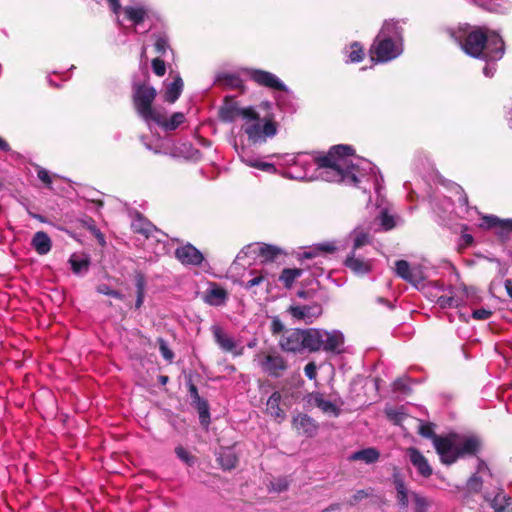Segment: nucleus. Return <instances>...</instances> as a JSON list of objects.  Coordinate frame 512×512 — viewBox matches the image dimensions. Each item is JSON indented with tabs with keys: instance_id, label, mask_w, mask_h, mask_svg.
I'll use <instances>...</instances> for the list:
<instances>
[{
	"instance_id": "obj_1",
	"label": "nucleus",
	"mask_w": 512,
	"mask_h": 512,
	"mask_svg": "<svg viewBox=\"0 0 512 512\" xmlns=\"http://www.w3.org/2000/svg\"><path fill=\"white\" fill-rule=\"evenodd\" d=\"M352 148L347 145L332 147L328 154L315 159L317 165L316 178L327 182H343L347 185L358 186L363 182L364 175L360 168L362 163L370 168V163L352 155Z\"/></svg>"
},
{
	"instance_id": "obj_2",
	"label": "nucleus",
	"mask_w": 512,
	"mask_h": 512,
	"mask_svg": "<svg viewBox=\"0 0 512 512\" xmlns=\"http://www.w3.org/2000/svg\"><path fill=\"white\" fill-rule=\"evenodd\" d=\"M448 32L471 57L497 61L504 55V41L494 31L463 24L457 28H450Z\"/></svg>"
},
{
	"instance_id": "obj_3",
	"label": "nucleus",
	"mask_w": 512,
	"mask_h": 512,
	"mask_svg": "<svg viewBox=\"0 0 512 512\" xmlns=\"http://www.w3.org/2000/svg\"><path fill=\"white\" fill-rule=\"evenodd\" d=\"M403 52V30L395 21H386L370 49L371 59L389 62Z\"/></svg>"
},
{
	"instance_id": "obj_4",
	"label": "nucleus",
	"mask_w": 512,
	"mask_h": 512,
	"mask_svg": "<svg viewBox=\"0 0 512 512\" xmlns=\"http://www.w3.org/2000/svg\"><path fill=\"white\" fill-rule=\"evenodd\" d=\"M434 448L443 464L451 465L459 458L475 455L480 448V441L474 436L449 434L435 437Z\"/></svg>"
},
{
	"instance_id": "obj_5",
	"label": "nucleus",
	"mask_w": 512,
	"mask_h": 512,
	"mask_svg": "<svg viewBox=\"0 0 512 512\" xmlns=\"http://www.w3.org/2000/svg\"><path fill=\"white\" fill-rule=\"evenodd\" d=\"M243 121L241 129L252 143H264L267 138H271L277 133L273 118L270 116L260 118L254 108L250 110Z\"/></svg>"
},
{
	"instance_id": "obj_6",
	"label": "nucleus",
	"mask_w": 512,
	"mask_h": 512,
	"mask_svg": "<svg viewBox=\"0 0 512 512\" xmlns=\"http://www.w3.org/2000/svg\"><path fill=\"white\" fill-rule=\"evenodd\" d=\"M156 97V90L148 85H139L133 94V104L138 116L151 127L152 121L161 111L152 104Z\"/></svg>"
},
{
	"instance_id": "obj_7",
	"label": "nucleus",
	"mask_w": 512,
	"mask_h": 512,
	"mask_svg": "<svg viewBox=\"0 0 512 512\" xmlns=\"http://www.w3.org/2000/svg\"><path fill=\"white\" fill-rule=\"evenodd\" d=\"M311 351L323 349L327 352L340 353L344 344V336L338 330L309 329Z\"/></svg>"
},
{
	"instance_id": "obj_8",
	"label": "nucleus",
	"mask_w": 512,
	"mask_h": 512,
	"mask_svg": "<svg viewBox=\"0 0 512 512\" xmlns=\"http://www.w3.org/2000/svg\"><path fill=\"white\" fill-rule=\"evenodd\" d=\"M110 9L117 16L120 22V14H124V19L131 22L135 27L150 19L151 10L144 5H128L121 7L119 0H107Z\"/></svg>"
},
{
	"instance_id": "obj_9",
	"label": "nucleus",
	"mask_w": 512,
	"mask_h": 512,
	"mask_svg": "<svg viewBox=\"0 0 512 512\" xmlns=\"http://www.w3.org/2000/svg\"><path fill=\"white\" fill-rule=\"evenodd\" d=\"M254 362L263 372L273 377H279L287 368L285 359L277 352H258L254 356Z\"/></svg>"
},
{
	"instance_id": "obj_10",
	"label": "nucleus",
	"mask_w": 512,
	"mask_h": 512,
	"mask_svg": "<svg viewBox=\"0 0 512 512\" xmlns=\"http://www.w3.org/2000/svg\"><path fill=\"white\" fill-rule=\"evenodd\" d=\"M309 330L290 329L284 332L279 340L280 347L287 352H299L303 349L311 351Z\"/></svg>"
},
{
	"instance_id": "obj_11",
	"label": "nucleus",
	"mask_w": 512,
	"mask_h": 512,
	"mask_svg": "<svg viewBox=\"0 0 512 512\" xmlns=\"http://www.w3.org/2000/svg\"><path fill=\"white\" fill-rule=\"evenodd\" d=\"M307 403L310 406L319 408L324 414L337 417L340 415L343 401L336 395L329 398L321 392H312L307 395Z\"/></svg>"
},
{
	"instance_id": "obj_12",
	"label": "nucleus",
	"mask_w": 512,
	"mask_h": 512,
	"mask_svg": "<svg viewBox=\"0 0 512 512\" xmlns=\"http://www.w3.org/2000/svg\"><path fill=\"white\" fill-rule=\"evenodd\" d=\"M241 254L245 256L259 257L262 263L272 262L283 254L282 250L276 246L264 244V243H253L246 246L238 255L241 258Z\"/></svg>"
},
{
	"instance_id": "obj_13",
	"label": "nucleus",
	"mask_w": 512,
	"mask_h": 512,
	"mask_svg": "<svg viewBox=\"0 0 512 512\" xmlns=\"http://www.w3.org/2000/svg\"><path fill=\"white\" fill-rule=\"evenodd\" d=\"M234 149L240 160L245 165L261 170L266 173L274 174L277 169L272 163L263 161L260 157L253 155L244 145L234 144Z\"/></svg>"
},
{
	"instance_id": "obj_14",
	"label": "nucleus",
	"mask_w": 512,
	"mask_h": 512,
	"mask_svg": "<svg viewBox=\"0 0 512 512\" xmlns=\"http://www.w3.org/2000/svg\"><path fill=\"white\" fill-rule=\"evenodd\" d=\"M249 77L261 86H265L274 90L287 91L285 84L274 74L259 70L249 69L247 70Z\"/></svg>"
},
{
	"instance_id": "obj_15",
	"label": "nucleus",
	"mask_w": 512,
	"mask_h": 512,
	"mask_svg": "<svg viewBox=\"0 0 512 512\" xmlns=\"http://www.w3.org/2000/svg\"><path fill=\"white\" fill-rule=\"evenodd\" d=\"M287 311L297 320H302L305 323H312L322 314V306L319 303H312L310 305H291Z\"/></svg>"
},
{
	"instance_id": "obj_16",
	"label": "nucleus",
	"mask_w": 512,
	"mask_h": 512,
	"mask_svg": "<svg viewBox=\"0 0 512 512\" xmlns=\"http://www.w3.org/2000/svg\"><path fill=\"white\" fill-rule=\"evenodd\" d=\"M395 273L402 279L407 282H410L413 285L420 284L424 275L422 270L419 267H411L409 263L405 260H398L395 263Z\"/></svg>"
},
{
	"instance_id": "obj_17",
	"label": "nucleus",
	"mask_w": 512,
	"mask_h": 512,
	"mask_svg": "<svg viewBox=\"0 0 512 512\" xmlns=\"http://www.w3.org/2000/svg\"><path fill=\"white\" fill-rule=\"evenodd\" d=\"M185 121V115L182 112H175L170 117H167L166 112L161 109L157 114L152 124H155L165 131H173L177 129Z\"/></svg>"
},
{
	"instance_id": "obj_18",
	"label": "nucleus",
	"mask_w": 512,
	"mask_h": 512,
	"mask_svg": "<svg viewBox=\"0 0 512 512\" xmlns=\"http://www.w3.org/2000/svg\"><path fill=\"white\" fill-rule=\"evenodd\" d=\"M175 256L182 264L186 265H200L203 261L202 253L191 244L177 248Z\"/></svg>"
},
{
	"instance_id": "obj_19",
	"label": "nucleus",
	"mask_w": 512,
	"mask_h": 512,
	"mask_svg": "<svg viewBox=\"0 0 512 512\" xmlns=\"http://www.w3.org/2000/svg\"><path fill=\"white\" fill-rule=\"evenodd\" d=\"M213 335L217 344L222 350L231 352L236 356L242 355L243 347H238L236 342L223 332L219 326L212 327Z\"/></svg>"
},
{
	"instance_id": "obj_20",
	"label": "nucleus",
	"mask_w": 512,
	"mask_h": 512,
	"mask_svg": "<svg viewBox=\"0 0 512 512\" xmlns=\"http://www.w3.org/2000/svg\"><path fill=\"white\" fill-rule=\"evenodd\" d=\"M252 107H240L235 102L227 101L220 109V118L225 122H233L238 117H241L243 120L250 112Z\"/></svg>"
},
{
	"instance_id": "obj_21",
	"label": "nucleus",
	"mask_w": 512,
	"mask_h": 512,
	"mask_svg": "<svg viewBox=\"0 0 512 512\" xmlns=\"http://www.w3.org/2000/svg\"><path fill=\"white\" fill-rule=\"evenodd\" d=\"M345 265L355 274L364 275L371 271L372 261L358 255L356 252H351L345 260Z\"/></svg>"
},
{
	"instance_id": "obj_22",
	"label": "nucleus",
	"mask_w": 512,
	"mask_h": 512,
	"mask_svg": "<svg viewBox=\"0 0 512 512\" xmlns=\"http://www.w3.org/2000/svg\"><path fill=\"white\" fill-rule=\"evenodd\" d=\"M407 455L410 459V462L417 469L420 475L427 478L432 474L431 466L419 450L416 448H409L407 450Z\"/></svg>"
},
{
	"instance_id": "obj_23",
	"label": "nucleus",
	"mask_w": 512,
	"mask_h": 512,
	"mask_svg": "<svg viewBox=\"0 0 512 512\" xmlns=\"http://www.w3.org/2000/svg\"><path fill=\"white\" fill-rule=\"evenodd\" d=\"M293 425L295 429L308 436H312L317 431V424L315 421L306 414H298L293 418Z\"/></svg>"
},
{
	"instance_id": "obj_24",
	"label": "nucleus",
	"mask_w": 512,
	"mask_h": 512,
	"mask_svg": "<svg viewBox=\"0 0 512 512\" xmlns=\"http://www.w3.org/2000/svg\"><path fill=\"white\" fill-rule=\"evenodd\" d=\"M352 241V251L357 252L358 249L370 243V233L368 229L358 226L349 235Z\"/></svg>"
},
{
	"instance_id": "obj_25",
	"label": "nucleus",
	"mask_w": 512,
	"mask_h": 512,
	"mask_svg": "<svg viewBox=\"0 0 512 512\" xmlns=\"http://www.w3.org/2000/svg\"><path fill=\"white\" fill-rule=\"evenodd\" d=\"M226 299L227 292L218 286H212L203 296L204 302L211 306H221L225 303Z\"/></svg>"
},
{
	"instance_id": "obj_26",
	"label": "nucleus",
	"mask_w": 512,
	"mask_h": 512,
	"mask_svg": "<svg viewBox=\"0 0 512 512\" xmlns=\"http://www.w3.org/2000/svg\"><path fill=\"white\" fill-rule=\"evenodd\" d=\"M481 226L485 228H499L500 233L504 234L512 231V219L502 220L493 215L484 216Z\"/></svg>"
},
{
	"instance_id": "obj_27",
	"label": "nucleus",
	"mask_w": 512,
	"mask_h": 512,
	"mask_svg": "<svg viewBox=\"0 0 512 512\" xmlns=\"http://www.w3.org/2000/svg\"><path fill=\"white\" fill-rule=\"evenodd\" d=\"M281 394L279 392H274L267 400L266 410L267 413L272 416L278 422H281L285 418L284 411L280 408Z\"/></svg>"
},
{
	"instance_id": "obj_28",
	"label": "nucleus",
	"mask_w": 512,
	"mask_h": 512,
	"mask_svg": "<svg viewBox=\"0 0 512 512\" xmlns=\"http://www.w3.org/2000/svg\"><path fill=\"white\" fill-rule=\"evenodd\" d=\"M32 246L40 255H45L51 250V239L43 231L36 232L32 238Z\"/></svg>"
},
{
	"instance_id": "obj_29",
	"label": "nucleus",
	"mask_w": 512,
	"mask_h": 512,
	"mask_svg": "<svg viewBox=\"0 0 512 512\" xmlns=\"http://www.w3.org/2000/svg\"><path fill=\"white\" fill-rule=\"evenodd\" d=\"M472 2L489 11L504 13L508 10L512 0H472Z\"/></svg>"
},
{
	"instance_id": "obj_30",
	"label": "nucleus",
	"mask_w": 512,
	"mask_h": 512,
	"mask_svg": "<svg viewBox=\"0 0 512 512\" xmlns=\"http://www.w3.org/2000/svg\"><path fill=\"white\" fill-rule=\"evenodd\" d=\"M183 80L182 78L178 75L173 82H171L170 84H168L166 86V89H165V93H164V99L166 102L168 103H174L178 98L179 96L181 95L182 93V90H183Z\"/></svg>"
},
{
	"instance_id": "obj_31",
	"label": "nucleus",
	"mask_w": 512,
	"mask_h": 512,
	"mask_svg": "<svg viewBox=\"0 0 512 512\" xmlns=\"http://www.w3.org/2000/svg\"><path fill=\"white\" fill-rule=\"evenodd\" d=\"M69 263L75 274L82 275L88 271L90 259L86 255L72 254Z\"/></svg>"
},
{
	"instance_id": "obj_32",
	"label": "nucleus",
	"mask_w": 512,
	"mask_h": 512,
	"mask_svg": "<svg viewBox=\"0 0 512 512\" xmlns=\"http://www.w3.org/2000/svg\"><path fill=\"white\" fill-rule=\"evenodd\" d=\"M217 459L222 468L228 470L234 468L237 463V456L231 448H222Z\"/></svg>"
},
{
	"instance_id": "obj_33",
	"label": "nucleus",
	"mask_w": 512,
	"mask_h": 512,
	"mask_svg": "<svg viewBox=\"0 0 512 512\" xmlns=\"http://www.w3.org/2000/svg\"><path fill=\"white\" fill-rule=\"evenodd\" d=\"M491 505L495 512H512V499L503 493H498Z\"/></svg>"
},
{
	"instance_id": "obj_34",
	"label": "nucleus",
	"mask_w": 512,
	"mask_h": 512,
	"mask_svg": "<svg viewBox=\"0 0 512 512\" xmlns=\"http://www.w3.org/2000/svg\"><path fill=\"white\" fill-rule=\"evenodd\" d=\"M397 491V502L402 508H407L412 502V493L410 492L401 480L395 481Z\"/></svg>"
},
{
	"instance_id": "obj_35",
	"label": "nucleus",
	"mask_w": 512,
	"mask_h": 512,
	"mask_svg": "<svg viewBox=\"0 0 512 512\" xmlns=\"http://www.w3.org/2000/svg\"><path fill=\"white\" fill-rule=\"evenodd\" d=\"M379 458V452L374 448H367L353 453L351 460H361L367 464L374 463Z\"/></svg>"
},
{
	"instance_id": "obj_36",
	"label": "nucleus",
	"mask_w": 512,
	"mask_h": 512,
	"mask_svg": "<svg viewBox=\"0 0 512 512\" xmlns=\"http://www.w3.org/2000/svg\"><path fill=\"white\" fill-rule=\"evenodd\" d=\"M302 275V270L297 268L284 269L280 276L279 281L283 283L286 288H290L294 281Z\"/></svg>"
},
{
	"instance_id": "obj_37",
	"label": "nucleus",
	"mask_w": 512,
	"mask_h": 512,
	"mask_svg": "<svg viewBox=\"0 0 512 512\" xmlns=\"http://www.w3.org/2000/svg\"><path fill=\"white\" fill-rule=\"evenodd\" d=\"M364 51L360 44L353 43L348 50V58L352 63L360 62L363 59Z\"/></svg>"
},
{
	"instance_id": "obj_38",
	"label": "nucleus",
	"mask_w": 512,
	"mask_h": 512,
	"mask_svg": "<svg viewBox=\"0 0 512 512\" xmlns=\"http://www.w3.org/2000/svg\"><path fill=\"white\" fill-rule=\"evenodd\" d=\"M412 503H414V510L415 512H427L429 503L426 498L416 494L412 493Z\"/></svg>"
},
{
	"instance_id": "obj_39",
	"label": "nucleus",
	"mask_w": 512,
	"mask_h": 512,
	"mask_svg": "<svg viewBox=\"0 0 512 512\" xmlns=\"http://www.w3.org/2000/svg\"><path fill=\"white\" fill-rule=\"evenodd\" d=\"M37 176L39 180L44 183L48 188H51L52 180L56 175H51L50 172L40 166H36Z\"/></svg>"
},
{
	"instance_id": "obj_40",
	"label": "nucleus",
	"mask_w": 512,
	"mask_h": 512,
	"mask_svg": "<svg viewBox=\"0 0 512 512\" xmlns=\"http://www.w3.org/2000/svg\"><path fill=\"white\" fill-rule=\"evenodd\" d=\"M155 50L157 53L164 55L169 49V41L166 35H158L155 40Z\"/></svg>"
},
{
	"instance_id": "obj_41",
	"label": "nucleus",
	"mask_w": 512,
	"mask_h": 512,
	"mask_svg": "<svg viewBox=\"0 0 512 512\" xmlns=\"http://www.w3.org/2000/svg\"><path fill=\"white\" fill-rule=\"evenodd\" d=\"M381 226L384 230H390L395 227L396 222L393 216L389 215L387 212L382 211L379 215Z\"/></svg>"
},
{
	"instance_id": "obj_42",
	"label": "nucleus",
	"mask_w": 512,
	"mask_h": 512,
	"mask_svg": "<svg viewBox=\"0 0 512 512\" xmlns=\"http://www.w3.org/2000/svg\"><path fill=\"white\" fill-rule=\"evenodd\" d=\"M482 487V478L478 473L473 474L467 481V488L471 492H479Z\"/></svg>"
},
{
	"instance_id": "obj_43",
	"label": "nucleus",
	"mask_w": 512,
	"mask_h": 512,
	"mask_svg": "<svg viewBox=\"0 0 512 512\" xmlns=\"http://www.w3.org/2000/svg\"><path fill=\"white\" fill-rule=\"evenodd\" d=\"M217 81L232 87H240V79L232 74L218 76Z\"/></svg>"
},
{
	"instance_id": "obj_44",
	"label": "nucleus",
	"mask_w": 512,
	"mask_h": 512,
	"mask_svg": "<svg viewBox=\"0 0 512 512\" xmlns=\"http://www.w3.org/2000/svg\"><path fill=\"white\" fill-rule=\"evenodd\" d=\"M175 453L184 463L187 465H193L194 463V457L189 454L188 451H186L183 447L178 446L175 449Z\"/></svg>"
},
{
	"instance_id": "obj_45",
	"label": "nucleus",
	"mask_w": 512,
	"mask_h": 512,
	"mask_svg": "<svg viewBox=\"0 0 512 512\" xmlns=\"http://www.w3.org/2000/svg\"><path fill=\"white\" fill-rule=\"evenodd\" d=\"M437 303L442 308L458 306V304H459L458 300L454 296H445V295L438 297Z\"/></svg>"
},
{
	"instance_id": "obj_46",
	"label": "nucleus",
	"mask_w": 512,
	"mask_h": 512,
	"mask_svg": "<svg viewBox=\"0 0 512 512\" xmlns=\"http://www.w3.org/2000/svg\"><path fill=\"white\" fill-rule=\"evenodd\" d=\"M137 300L136 308H140L144 301V280L142 277L137 278Z\"/></svg>"
},
{
	"instance_id": "obj_47",
	"label": "nucleus",
	"mask_w": 512,
	"mask_h": 512,
	"mask_svg": "<svg viewBox=\"0 0 512 512\" xmlns=\"http://www.w3.org/2000/svg\"><path fill=\"white\" fill-rule=\"evenodd\" d=\"M419 433L426 438L432 439V443L434 444V438L439 437L433 431V427L431 424H421L419 428Z\"/></svg>"
},
{
	"instance_id": "obj_48",
	"label": "nucleus",
	"mask_w": 512,
	"mask_h": 512,
	"mask_svg": "<svg viewBox=\"0 0 512 512\" xmlns=\"http://www.w3.org/2000/svg\"><path fill=\"white\" fill-rule=\"evenodd\" d=\"M152 69H153V72L157 76H160V77L163 76L166 72V66H165L164 61H162L159 58L153 59L152 60Z\"/></svg>"
},
{
	"instance_id": "obj_49",
	"label": "nucleus",
	"mask_w": 512,
	"mask_h": 512,
	"mask_svg": "<svg viewBox=\"0 0 512 512\" xmlns=\"http://www.w3.org/2000/svg\"><path fill=\"white\" fill-rule=\"evenodd\" d=\"M265 277H266V273L260 272L258 275L254 276L252 279L247 281V283L245 284V288L250 289L254 286L259 285L260 283H262L264 281Z\"/></svg>"
},
{
	"instance_id": "obj_50",
	"label": "nucleus",
	"mask_w": 512,
	"mask_h": 512,
	"mask_svg": "<svg viewBox=\"0 0 512 512\" xmlns=\"http://www.w3.org/2000/svg\"><path fill=\"white\" fill-rule=\"evenodd\" d=\"M159 348H160V352H161L162 356L166 360L171 361L173 359L172 351L168 348L167 344L162 339L159 340Z\"/></svg>"
},
{
	"instance_id": "obj_51",
	"label": "nucleus",
	"mask_w": 512,
	"mask_h": 512,
	"mask_svg": "<svg viewBox=\"0 0 512 512\" xmlns=\"http://www.w3.org/2000/svg\"><path fill=\"white\" fill-rule=\"evenodd\" d=\"M491 311L485 308L476 309L473 312V318L477 320H486L491 316Z\"/></svg>"
},
{
	"instance_id": "obj_52",
	"label": "nucleus",
	"mask_w": 512,
	"mask_h": 512,
	"mask_svg": "<svg viewBox=\"0 0 512 512\" xmlns=\"http://www.w3.org/2000/svg\"><path fill=\"white\" fill-rule=\"evenodd\" d=\"M288 483L285 479H278L274 482H271V490L273 491H284L287 489Z\"/></svg>"
},
{
	"instance_id": "obj_53",
	"label": "nucleus",
	"mask_w": 512,
	"mask_h": 512,
	"mask_svg": "<svg viewBox=\"0 0 512 512\" xmlns=\"http://www.w3.org/2000/svg\"><path fill=\"white\" fill-rule=\"evenodd\" d=\"M304 372H305V375L309 379H311V380L315 379L316 375H317V367H316L315 363H313V362L308 363L304 368Z\"/></svg>"
},
{
	"instance_id": "obj_54",
	"label": "nucleus",
	"mask_w": 512,
	"mask_h": 512,
	"mask_svg": "<svg viewBox=\"0 0 512 512\" xmlns=\"http://www.w3.org/2000/svg\"><path fill=\"white\" fill-rule=\"evenodd\" d=\"M98 292L102 293V294H105V295H108V296H111V297H115V298H119V299L122 298L119 292L110 289L106 285L99 286L98 287Z\"/></svg>"
},
{
	"instance_id": "obj_55",
	"label": "nucleus",
	"mask_w": 512,
	"mask_h": 512,
	"mask_svg": "<svg viewBox=\"0 0 512 512\" xmlns=\"http://www.w3.org/2000/svg\"><path fill=\"white\" fill-rule=\"evenodd\" d=\"M368 497V493L364 490H359L357 491L351 498L350 500V504H355L361 500H363L364 498Z\"/></svg>"
},
{
	"instance_id": "obj_56",
	"label": "nucleus",
	"mask_w": 512,
	"mask_h": 512,
	"mask_svg": "<svg viewBox=\"0 0 512 512\" xmlns=\"http://www.w3.org/2000/svg\"><path fill=\"white\" fill-rule=\"evenodd\" d=\"M283 329H284V325L282 324V322L279 319H277V318L273 319V321H272V332L274 334H277V333L282 332Z\"/></svg>"
},
{
	"instance_id": "obj_57",
	"label": "nucleus",
	"mask_w": 512,
	"mask_h": 512,
	"mask_svg": "<svg viewBox=\"0 0 512 512\" xmlns=\"http://www.w3.org/2000/svg\"><path fill=\"white\" fill-rule=\"evenodd\" d=\"M394 389L402 391V392H406L407 387H406V384H405V382L403 380L398 379V380H396L394 382Z\"/></svg>"
},
{
	"instance_id": "obj_58",
	"label": "nucleus",
	"mask_w": 512,
	"mask_h": 512,
	"mask_svg": "<svg viewBox=\"0 0 512 512\" xmlns=\"http://www.w3.org/2000/svg\"><path fill=\"white\" fill-rule=\"evenodd\" d=\"M483 73L485 76L487 77H492L495 73V68L494 66H490V65H487L484 69H483Z\"/></svg>"
},
{
	"instance_id": "obj_59",
	"label": "nucleus",
	"mask_w": 512,
	"mask_h": 512,
	"mask_svg": "<svg viewBox=\"0 0 512 512\" xmlns=\"http://www.w3.org/2000/svg\"><path fill=\"white\" fill-rule=\"evenodd\" d=\"M320 248L325 252H333L336 249L332 243L323 244Z\"/></svg>"
},
{
	"instance_id": "obj_60",
	"label": "nucleus",
	"mask_w": 512,
	"mask_h": 512,
	"mask_svg": "<svg viewBox=\"0 0 512 512\" xmlns=\"http://www.w3.org/2000/svg\"><path fill=\"white\" fill-rule=\"evenodd\" d=\"M505 289L510 298H512V280L507 279L505 281Z\"/></svg>"
},
{
	"instance_id": "obj_61",
	"label": "nucleus",
	"mask_w": 512,
	"mask_h": 512,
	"mask_svg": "<svg viewBox=\"0 0 512 512\" xmlns=\"http://www.w3.org/2000/svg\"><path fill=\"white\" fill-rule=\"evenodd\" d=\"M207 418H208V412L207 410H201L200 411V420H201V423L202 424H205L207 423Z\"/></svg>"
},
{
	"instance_id": "obj_62",
	"label": "nucleus",
	"mask_w": 512,
	"mask_h": 512,
	"mask_svg": "<svg viewBox=\"0 0 512 512\" xmlns=\"http://www.w3.org/2000/svg\"><path fill=\"white\" fill-rule=\"evenodd\" d=\"M488 471V467L486 465V463L484 461H479L478 463V472L477 473H480V472H483V471Z\"/></svg>"
},
{
	"instance_id": "obj_63",
	"label": "nucleus",
	"mask_w": 512,
	"mask_h": 512,
	"mask_svg": "<svg viewBox=\"0 0 512 512\" xmlns=\"http://www.w3.org/2000/svg\"><path fill=\"white\" fill-rule=\"evenodd\" d=\"M507 120H508L509 126L512 128V110L508 112Z\"/></svg>"
},
{
	"instance_id": "obj_64",
	"label": "nucleus",
	"mask_w": 512,
	"mask_h": 512,
	"mask_svg": "<svg viewBox=\"0 0 512 512\" xmlns=\"http://www.w3.org/2000/svg\"><path fill=\"white\" fill-rule=\"evenodd\" d=\"M315 255L312 252H304L303 257L304 258H312Z\"/></svg>"
}]
</instances>
